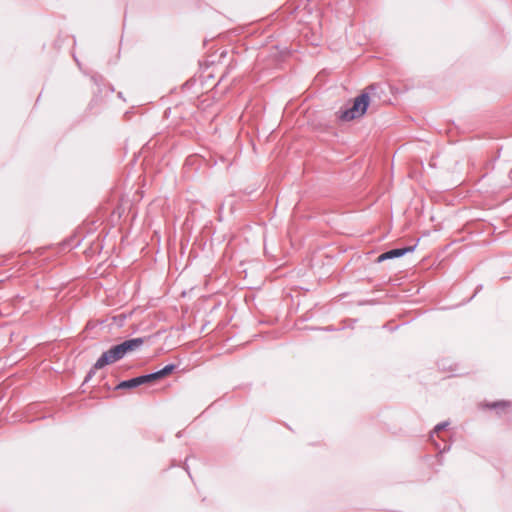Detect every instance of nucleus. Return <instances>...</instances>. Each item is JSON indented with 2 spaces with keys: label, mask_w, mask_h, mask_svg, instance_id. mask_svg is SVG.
Returning a JSON list of instances; mask_svg holds the SVG:
<instances>
[{
  "label": "nucleus",
  "mask_w": 512,
  "mask_h": 512,
  "mask_svg": "<svg viewBox=\"0 0 512 512\" xmlns=\"http://www.w3.org/2000/svg\"><path fill=\"white\" fill-rule=\"evenodd\" d=\"M369 102V94L365 92L361 93L354 99L353 104L350 108L340 110L338 112V118L342 121L347 122L362 117L368 109Z\"/></svg>",
  "instance_id": "nucleus-1"
},
{
  "label": "nucleus",
  "mask_w": 512,
  "mask_h": 512,
  "mask_svg": "<svg viewBox=\"0 0 512 512\" xmlns=\"http://www.w3.org/2000/svg\"><path fill=\"white\" fill-rule=\"evenodd\" d=\"M125 355L120 349L119 345H114L107 351H105L95 362V369H102L106 365L113 364L121 359H123Z\"/></svg>",
  "instance_id": "nucleus-2"
},
{
  "label": "nucleus",
  "mask_w": 512,
  "mask_h": 512,
  "mask_svg": "<svg viewBox=\"0 0 512 512\" xmlns=\"http://www.w3.org/2000/svg\"><path fill=\"white\" fill-rule=\"evenodd\" d=\"M153 382H155L154 376L152 375V373H149V374H145V375L134 377V378H131V379H128V380L121 381L116 386V389L117 390H120V389H132V388H136V387H139L141 385L149 384V383H153Z\"/></svg>",
  "instance_id": "nucleus-3"
},
{
  "label": "nucleus",
  "mask_w": 512,
  "mask_h": 512,
  "mask_svg": "<svg viewBox=\"0 0 512 512\" xmlns=\"http://www.w3.org/2000/svg\"><path fill=\"white\" fill-rule=\"evenodd\" d=\"M415 248H416V244L412 245V246H406L403 248L391 249V250L386 251V252L382 253L381 255H379L378 262H383L388 259L402 257L407 253L413 252L415 250Z\"/></svg>",
  "instance_id": "nucleus-4"
},
{
  "label": "nucleus",
  "mask_w": 512,
  "mask_h": 512,
  "mask_svg": "<svg viewBox=\"0 0 512 512\" xmlns=\"http://www.w3.org/2000/svg\"><path fill=\"white\" fill-rule=\"evenodd\" d=\"M145 342V338H132L125 340L124 342L118 344L123 354L126 355L129 352L135 351L140 348Z\"/></svg>",
  "instance_id": "nucleus-5"
},
{
  "label": "nucleus",
  "mask_w": 512,
  "mask_h": 512,
  "mask_svg": "<svg viewBox=\"0 0 512 512\" xmlns=\"http://www.w3.org/2000/svg\"><path fill=\"white\" fill-rule=\"evenodd\" d=\"M175 369H176V365L175 364H168L165 367H163L162 369H160V370H158L156 372H152V375L154 376V380L157 381V380H160V379L168 376Z\"/></svg>",
  "instance_id": "nucleus-6"
},
{
  "label": "nucleus",
  "mask_w": 512,
  "mask_h": 512,
  "mask_svg": "<svg viewBox=\"0 0 512 512\" xmlns=\"http://www.w3.org/2000/svg\"><path fill=\"white\" fill-rule=\"evenodd\" d=\"M448 425H449V422H448V421H444V422H441V423L437 424V425L434 427V429H433V431H432V433H431L430 437H431V438H433V437H434V434H436V433H438V432L442 431V430H443V429H445Z\"/></svg>",
  "instance_id": "nucleus-7"
},
{
  "label": "nucleus",
  "mask_w": 512,
  "mask_h": 512,
  "mask_svg": "<svg viewBox=\"0 0 512 512\" xmlns=\"http://www.w3.org/2000/svg\"><path fill=\"white\" fill-rule=\"evenodd\" d=\"M510 405V402H507V401H498V402H493L491 404H488L487 406L491 409H498L500 407L504 408L506 406Z\"/></svg>",
  "instance_id": "nucleus-8"
},
{
  "label": "nucleus",
  "mask_w": 512,
  "mask_h": 512,
  "mask_svg": "<svg viewBox=\"0 0 512 512\" xmlns=\"http://www.w3.org/2000/svg\"><path fill=\"white\" fill-rule=\"evenodd\" d=\"M97 369L94 368V366L90 369V371L87 373L85 379H84V382H88L90 381V379L93 377V375L95 374Z\"/></svg>",
  "instance_id": "nucleus-9"
},
{
  "label": "nucleus",
  "mask_w": 512,
  "mask_h": 512,
  "mask_svg": "<svg viewBox=\"0 0 512 512\" xmlns=\"http://www.w3.org/2000/svg\"><path fill=\"white\" fill-rule=\"evenodd\" d=\"M449 448H450L449 446H448V447H444V448H443V450H442L441 452H444V451H446V450H449Z\"/></svg>",
  "instance_id": "nucleus-10"
}]
</instances>
